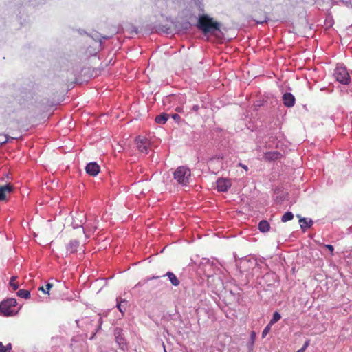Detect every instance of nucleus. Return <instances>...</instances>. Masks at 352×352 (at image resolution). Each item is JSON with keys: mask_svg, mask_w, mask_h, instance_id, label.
<instances>
[{"mask_svg": "<svg viewBox=\"0 0 352 352\" xmlns=\"http://www.w3.org/2000/svg\"><path fill=\"white\" fill-rule=\"evenodd\" d=\"M197 27L204 34H211L216 35L217 32H221V23L213 20V18L207 14L199 16Z\"/></svg>", "mask_w": 352, "mask_h": 352, "instance_id": "nucleus-1", "label": "nucleus"}, {"mask_svg": "<svg viewBox=\"0 0 352 352\" xmlns=\"http://www.w3.org/2000/svg\"><path fill=\"white\" fill-rule=\"evenodd\" d=\"M173 177L179 184L187 186L190 179L191 172L186 166H179L175 170Z\"/></svg>", "mask_w": 352, "mask_h": 352, "instance_id": "nucleus-2", "label": "nucleus"}, {"mask_svg": "<svg viewBox=\"0 0 352 352\" xmlns=\"http://www.w3.org/2000/svg\"><path fill=\"white\" fill-rule=\"evenodd\" d=\"M333 76L336 80L342 85H348L351 81L347 69L342 64H338L336 65Z\"/></svg>", "mask_w": 352, "mask_h": 352, "instance_id": "nucleus-3", "label": "nucleus"}, {"mask_svg": "<svg viewBox=\"0 0 352 352\" xmlns=\"http://www.w3.org/2000/svg\"><path fill=\"white\" fill-rule=\"evenodd\" d=\"M16 300L15 298H8L3 300L0 304V313L3 316H9L15 314L16 311L15 307L16 306Z\"/></svg>", "mask_w": 352, "mask_h": 352, "instance_id": "nucleus-4", "label": "nucleus"}, {"mask_svg": "<svg viewBox=\"0 0 352 352\" xmlns=\"http://www.w3.org/2000/svg\"><path fill=\"white\" fill-rule=\"evenodd\" d=\"M135 144L138 149L144 153L148 154L150 149L151 142L145 138L138 137L135 139Z\"/></svg>", "mask_w": 352, "mask_h": 352, "instance_id": "nucleus-5", "label": "nucleus"}, {"mask_svg": "<svg viewBox=\"0 0 352 352\" xmlns=\"http://www.w3.org/2000/svg\"><path fill=\"white\" fill-rule=\"evenodd\" d=\"M217 189L219 192H226L231 186L232 183L230 179L225 178H219L217 182Z\"/></svg>", "mask_w": 352, "mask_h": 352, "instance_id": "nucleus-6", "label": "nucleus"}, {"mask_svg": "<svg viewBox=\"0 0 352 352\" xmlns=\"http://www.w3.org/2000/svg\"><path fill=\"white\" fill-rule=\"evenodd\" d=\"M114 335L116 337V340L120 347L122 349H124V348L126 347V342L124 338L122 336V329L119 328L115 329Z\"/></svg>", "mask_w": 352, "mask_h": 352, "instance_id": "nucleus-7", "label": "nucleus"}, {"mask_svg": "<svg viewBox=\"0 0 352 352\" xmlns=\"http://www.w3.org/2000/svg\"><path fill=\"white\" fill-rule=\"evenodd\" d=\"M282 98L283 102L285 107L290 108L294 106L296 98L292 94L289 92L285 93Z\"/></svg>", "mask_w": 352, "mask_h": 352, "instance_id": "nucleus-8", "label": "nucleus"}, {"mask_svg": "<svg viewBox=\"0 0 352 352\" xmlns=\"http://www.w3.org/2000/svg\"><path fill=\"white\" fill-rule=\"evenodd\" d=\"M86 173L91 176H96L100 172V166L96 162L88 163L85 167Z\"/></svg>", "mask_w": 352, "mask_h": 352, "instance_id": "nucleus-9", "label": "nucleus"}, {"mask_svg": "<svg viewBox=\"0 0 352 352\" xmlns=\"http://www.w3.org/2000/svg\"><path fill=\"white\" fill-rule=\"evenodd\" d=\"M13 190L12 186L6 184L0 186V200L3 201L6 199V194L10 193Z\"/></svg>", "mask_w": 352, "mask_h": 352, "instance_id": "nucleus-10", "label": "nucleus"}, {"mask_svg": "<svg viewBox=\"0 0 352 352\" xmlns=\"http://www.w3.org/2000/svg\"><path fill=\"white\" fill-rule=\"evenodd\" d=\"M82 322L84 323H92V322H94L95 323V325H98V327L95 329V332H94L93 333V336L90 338V339H93L96 331H98V329H100L101 327V324H102V318L101 317H98L97 320L95 321L94 320H91L89 318H85V319H83L82 320Z\"/></svg>", "mask_w": 352, "mask_h": 352, "instance_id": "nucleus-11", "label": "nucleus"}, {"mask_svg": "<svg viewBox=\"0 0 352 352\" xmlns=\"http://www.w3.org/2000/svg\"><path fill=\"white\" fill-rule=\"evenodd\" d=\"M281 154L278 151H269L266 152L264 154V158L265 160L267 161H273L278 160L280 157Z\"/></svg>", "mask_w": 352, "mask_h": 352, "instance_id": "nucleus-12", "label": "nucleus"}, {"mask_svg": "<svg viewBox=\"0 0 352 352\" xmlns=\"http://www.w3.org/2000/svg\"><path fill=\"white\" fill-rule=\"evenodd\" d=\"M79 241L78 240H71L67 245V251L70 254H74L77 252L79 246Z\"/></svg>", "mask_w": 352, "mask_h": 352, "instance_id": "nucleus-13", "label": "nucleus"}, {"mask_svg": "<svg viewBox=\"0 0 352 352\" xmlns=\"http://www.w3.org/2000/svg\"><path fill=\"white\" fill-rule=\"evenodd\" d=\"M299 223L301 229L303 230L310 228L313 225V221L311 219H307L305 217L300 218Z\"/></svg>", "mask_w": 352, "mask_h": 352, "instance_id": "nucleus-14", "label": "nucleus"}, {"mask_svg": "<svg viewBox=\"0 0 352 352\" xmlns=\"http://www.w3.org/2000/svg\"><path fill=\"white\" fill-rule=\"evenodd\" d=\"M163 276H167L171 284L175 287H177L180 284V280L177 278L173 272H168Z\"/></svg>", "mask_w": 352, "mask_h": 352, "instance_id": "nucleus-15", "label": "nucleus"}, {"mask_svg": "<svg viewBox=\"0 0 352 352\" xmlns=\"http://www.w3.org/2000/svg\"><path fill=\"white\" fill-rule=\"evenodd\" d=\"M258 228L260 232L265 233L270 230V225L267 221L262 220L259 222Z\"/></svg>", "mask_w": 352, "mask_h": 352, "instance_id": "nucleus-16", "label": "nucleus"}, {"mask_svg": "<svg viewBox=\"0 0 352 352\" xmlns=\"http://www.w3.org/2000/svg\"><path fill=\"white\" fill-rule=\"evenodd\" d=\"M169 117L168 114L166 113H162L155 118V122L158 124H164L168 120V118Z\"/></svg>", "mask_w": 352, "mask_h": 352, "instance_id": "nucleus-17", "label": "nucleus"}, {"mask_svg": "<svg viewBox=\"0 0 352 352\" xmlns=\"http://www.w3.org/2000/svg\"><path fill=\"white\" fill-rule=\"evenodd\" d=\"M127 305V302L125 300H122L119 301L117 298V307L119 309V311L123 314L124 311H126Z\"/></svg>", "mask_w": 352, "mask_h": 352, "instance_id": "nucleus-18", "label": "nucleus"}, {"mask_svg": "<svg viewBox=\"0 0 352 352\" xmlns=\"http://www.w3.org/2000/svg\"><path fill=\"white\" fill-rule=\"evenodd\" d=\"M16 294L18 296L25 299H28L30 297V292L27 289H19L16 292Z\"/></svg>", "mask_w": 352, "mask_h": 352, "instance_id": "nucleus-19", "label": "nucleus"}, {"mask_svg": "<svg viewBox=\"0 0 352 352\" xmlns=\"http://www.w3.org/2000/svg\"><path fill=\"white\" fill-rule=\"evenodd\" d=\"M281 318L280 314L278 311H275L273 314L272 318L270 321V325H273L276 322H277Z\"/></svg>", "mask_w": 352, "mask_h": 352, "instance_id": "nucleus-20", "label": "nucleus"}, {"mask_svg": "<svg viewBox=\"0 0 352 352\" xmlns=\"http://www.w3.org/2000/svg\"><path fill=\"white\" fill-rule=\"evenodd\" d=\"M294 218V214L292 212H285L281 217L282 222H287Z\"/></svg>", "mask_w": 352, "mask_h": 352, "instance_id": "nucleus-21", "label": "nucleus"}, {"mask_svg": "<svg viewBox=\"0 0 352 352\" xmlns=\"http://www.w3.org/2000/svg\"><path fill=\"white\" fill-rule=\"evenodd\" d=\"M12 344L8 343L6 346H4L1 342H0V352H11Z\"/></svg>", "mask_w": 352, "mask_h": 352, "instance_id": "nucleus-22", "label": "nucleus"}, {"mask_svg": "<svg viewBox=\"0 0 352 352\" xmlns=\"http://www.w3.org/2000/svg\"><path fill=\"white\" fill-rule=\"evenodd\" d=\"M53 285L52 283H47L46 285V287H40L38 288L39 290L42 291L44 294H50V289L52 287Z\"/></svg>", "mask_w": 352, "mask_h": 352, "instance_id": "nucleus-23", "label": "nucleus"}, {"mask_svg": "<svg viewBox=\"0 0 352 352\" xmlns=\"http://www.w3.org/2000/svg\"><path fill=\"white\" fill-rule=\"evenodd\" d=\"M16 278V276H12L9 283L10 285L12 287L14 290H16L19 288V285L14 282Z\"/></svg>", "mask_w": 352, "mask_h": 352, "instance_id": "nucleus-24", "label": "nucleus"}, {"mask_svg": "<svg viewBox=\"0 0 352 352\" xmlns=\"http://www.w3.org/2000/svg\"><path fill=\"white\" fill-rule=\"evenodd\" d=\"M267 21H268V17L266 15V14H265L262 18H259V19H254V21L256 23H259V24H263L264 23H266V22H267Z\"/></svg>", "mask_w": 352, "mask_h": 352, "instance_id": "nucleus-25", "label": "nucleus"}, {"mask_svg": "<svg viewBox=\"0 0 352 352\" xmlns=\"http://www.w3.org/2000/svg\"><path fill=\"white\" fill-rule=\"evenodd\" d=\"M272 325L270 323L264 328L262 332V338H265L271 329Z\"/></svg>", "mask_w": 352, "mask_h": 352, "instance_id": "nucleus-26", "label": "nucleus"}, {"mask_svg": "<svg viewBox=\"0 0 352 352\" xmlns=\"http://www.w3.org/2000/svg\"><path fill=\"white\" fill-rule=\"evenodd\" d=\"M309 345V340H307L304 343L303 346L300 349H298V351L299 352H300V351L301 352H305Z\"/></svg>", "mask_w": 352, "mask_h": 352, "instance_id": "nucleus-27", "label": "nucleus"}, {"mask_svg": "<svg viewBox=\"0 0 352 352\" xmlns=\"http://www.w3.org/2000/svg\"><path fill=\"white\" fill-rule=\"evenodd\" d=\"M9 137L6 135H0V143L3 144L8 141Z\"/></svg>", "mask_w": 352, "mask_h": 352, "instance_id": "nucleus-28", "label": "nucleus"}, {"mask_svg": "<svg viewBox=\"0 0 352 352\" xmlns=\"http://www.w3.org/2000/svg\"><path fill=\"white\" fill-rule=\"evenodd\" d=\"M78 218H76V219L79 221V222L80 223H82V222L84 221V220L85 219V214L81 213V214H78Z\"/></svg>", "mask_w": 352, "mask_h": 352, "instance_id": "nucleus-29", "label": "nucleus"}, {"mask_svg": "<svg viewBox=\"0 0 352 352\" xmlns=\"http://www.w3.org/2000/svg\"><path fill=\"white\" fill-rule=\"evenodd\" d=\"M171 116L176 122H179L181 120V117L177 113H174Z\"/></svg>", "mask_w": 352, "mask_h": 352, "instance_id": "nucleus-30", "label": "nucleus"}, {"mask_svg": "<svg viewBox=\"0 0 352 352\" xmlns=\"http://www.w3.org/2000/svg\"><path fill=\"white\" fill-rule=\"evenodd\" d=\"M159 278V276H152V277H147V278L145 279V282H148V281H149V280H153V279H157V278Z\"/></svg>", "mask_w": 352, "mask_h": 352, "instance_id": "nucleus-31", "label": "nucleus"}, {"mask_svg": "<svg viewBox=\"0 0 352 352\" xmlns=\"http://www.w3.org/2000/svg\"><path fill=\"white\" fill-rule=\"evenodd\" d=\"M325 247L329 250L331 251V252L332 253L334 250V248L333 245H326Z\"/></svg>", "mask_w": 352, "mask_h": 352, "instance_id": "nucleus-32", "label": "nucleus"}, {"mask_svg": "<svg viewBox=\"0 0 352 352\" xmlns=\"http://www.w3.org/2000/svg\"><path fill=\"white\" fill-rule=\"evenodd\" d=\"M147 282H145V280H142V281H140L139 283H138L136 285H135V287H141L144 284L146 283Z\"/></svg>", "mask_w": 352, "mask_h": 352, "instance_id": "nucleus-33", "label": "nucleus"}, {"mask_svg": "<svg viewBox=\"0 0 352 352\" xmlns=\"http://www.w3.org/2000/svg\"><path fill=\"white\" fill-rule=\"evenodd\" d=\"M255 338H256V333L254 331H252L250 335V338L252 340V342L254 341Z\"/></svg>", "mask_w": 352, "mask_h": 352, "instance_id": "nucleus-34", "label": "nucleus"}, {"mask_svg": "<svg viewBox=\"0 0 352 352\" xmlns=\"http://www.w3.org/2000/svg\"><path fill=\"white\" fill-rule=\"evenodd\" d=\"M192 111H197L199 109V106L198 104H195L192 108Z\"/></svg>", "mask_w": 352, "mask_h": 352, "instance_id": "nucleus-35", "label": "nucleus"}, {"mask_svg": "<svg viewBox=\"0 0 352 352\" xmlns=\"http://www.w3.org/2000/svg\"><path fill=\"white\" fill-rule=\"evenodd\" d=\"M217 159V160H222L223 159V155H216L214 157H212L211 160L212 159Z\"/></svg>", "mask_w": 352, "mask_h": 352, "instance_id": "nucleus-36", "label": "nucleus"}, {"mask_svg": "<svg viewBox=\"0 0 352 352\" xmlns=\"http://www.w3.org/2000/svg\"><path fill=\"white\" fill-rule=\"evenodd\" d=\"M239 166H240L241 167H242L243 168H244L245 170H248V166H247L246 165H244V164H243L240 163V164H239Z\"/></svg>", "mask_w": 352, "mask_h": 352, "instance_id": "nucleus-37", "label": "nucleus"}, {"mask_svg": "<svg viewBox=\"0 0 352 352\" xmlns=\"http://www.w3.org/2000/svg\"><path fill=\"white\" fill-rule=\"evenodd\" d=\"M73 224H74V228L82 226L81 223L80 224H78V223L75 224V222H73Z\"/></svg>", "mask_w": 352, "mask_h": 352, "instance_id": "nucleus-38", "label": "nucleus"}, {"mask_svg": "<svg viewBox=\"0 0 352 352\" xmlns=\"http://www.w3.org/2000/svg\"><path fill=\"white\" fill-rule=\"evenodd\" d=\"M350 2H351V1H345V4H346V6H351V5H350Z\"/></svg>", "mask_w": 352, "mask_h": 352, "instance_id": "nucleus-39", "label": "nucleus"}, {"mask_svg": "<svg viewBox=\"0 0 352 352\" xmlns=\"http://www.w3.org/2000/svg\"><path fill=\"white\" fill-rule=\"evenodd\" d=\"M176 111H178V112H180L181 111V108L180 107H177Z\"/></svg>", "mask_w": 352, "mask_h": 352, "instance_id": "nucleus-40", "label": "nucleus"}, {"mask_svg": "<svg viewBox=\"0 0 352 352\" xmlns=\"http://www.w3.org/2000/svg\"><path fill=\"white\" fill-rule=\"evenodd\" d=\"M244 262L249 263V262H250V260H245V261H244Z\"/></svg>", "mask_w": 352, "mask_h": 352, "instance_id": "nucleus-41", "label": "nucleus"}, {"mask_svg": "<svg viewBox=\"0 0 352 352\" xmlns=\"http://www.w3.org/2000/svg\"><path fill=\"white\" fill-rule=\"evenodd\" d=\"M350 5H351V7L352 8V3L351 2H350Z\"/></svg>", "mask_w": 352, "mask_h": 352, "instance_id": "nucleus-42", "label": "nucleus"}]
</instances>
